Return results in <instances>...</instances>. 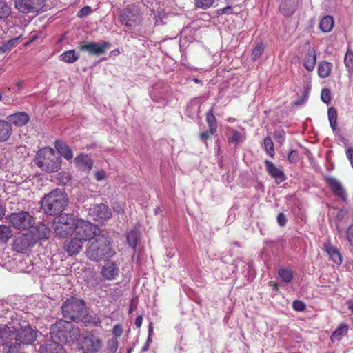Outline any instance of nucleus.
<instances>
[{"mask_svg":"<svg viewBox=\"0 0 353 353\" xmlns=\"http://www.w3.org/2000/svg\"><path fill=\"white\" fill-rule=\"evenodd\" d=\"M278 274L281 280L285 283H290L293 279V272L288 268H281L278 271Z\"/></svg>","mask_w":353,"mask_h":353,"instance_id":"58836bf2","label":"nucleus"},{"mask_svg":"<svg viewBox=\"0 0 353 353\" xmlns=\"http://www.w3.org/2000/svg\"><path fill=\"white\" fill-rule=\"evenodd\" d=\"M206 122L210 130L211 134H214L217 129V121L214 115V108H211L206 113Z\"/></svg>","mask_w":353,"mask_h":353,"instance_id":"473e14b6","label":"nucleus"},{"mask_svg":"<svg viewBox=\"0 0 353 353\" xmlns=\"http://www.w3.org/2000/svg\"><path fill=\"white\" fill-rule=\"evenodd\" d=\"M8 220L15 229L26 230L30 228L34 225L35 218L28 212L20 211L19 212L11 213L8 216Z\"/></svg>","mask_w":353,"mask_h":353,"instance_id":"6e6552de","label":"nucleus"},{"mask_svg":"<svg viewBox=\"0 0 353 353\" xmlns=\"http://www.w3.org/2000/svg\"><path fill=\"white\" fill-rule=\"evenodd\" d=\"M116 254L111 239L104 235L95 236L88 243L86 255L93 261H107Z\"/></svg>","mask_w":353,"mask_h":353,"instance_id":"f257e3e1","label":"nucleus"},{"mask_svg":"<svg viewBox=\"0 0 353 353\" xmlns=\"http://www.w3.org/2000/svg\"><path fill=\"white\" fill-rule=\"evenodd\" d=\"M327 184L332 191V192L337 196H339L343 201H346L347 199V194L345 190L343 188L341 183L335 178L327 177L325 179Z\"/></svg>","mask_w":353,"mask_h":353,"instance_id":"a211bd4d","label":"nucleus"},{"mask_svg":"<svg viewBox=\"0 0 353 353\" xmlns=\"http://www.w3.org/2000/svg\"><path fill=\"white\" fill-rule=\"evenodd\" d=\"M316 63V50L314 48L308 46L307 49V53L305 54L303 60V65L306 70L312 72L314 70Z\"/></svg>","mask_w":353,"mask_h":353,"instance_id":"aec40b11","label":"nucleus"},{"mask_svg":"<svg viewBox=\"0 0 353 353\" xmlns=\"http://www.w3.org/2000/svg\"><path fill=\"white\" fill-rule=\"evenodd\" d=\"M263 148L266 153L272 158L275 156L274 145L272 139L270 137H266L263 139Z\"/></svg>","mask_w":353,"mask_h":353,"instance_id":"4c0bfd02","label":"nucleus"},{"mask_svg":"<svg viewBox=\"0 0 353 353\" xmlns=\"http://www.w3.org/2000/svg\"><path fill=\"white\" fill-rule=\"evenodd\" d=\"M46 0H17L16 8L21 13H36L45 6Z\"/></svg>","mask_w":353,"mask_h":353,"instance_id":"9d476101","label":"nucleus"},{"mask_svg":"<svg viewBox=\"0 0 353 353\" xmlns=\"http://www.w3.org/2000/svg\"><path fill=\"white\" fill-rule=\"evenodd\" d=\"M210 130L208 132H203L200 134L199 137L202 141L205 142L211 136Z\"/></svg>","mask_w":353,"mask_h":353,"instance_id":"052dcab7","label":"nucleus"},{"mask_svg":"<svg viewBox=\"0 0 353 353\" xmlns=\"http://www.w3.org/2000/svg\"><path fill=\"white\" fill-rule=\"evenodd\" d=\"M10 340H13V331L7 326L0 327V345L6 347Z\"/></svg>","mask_w":353,"mask_h":353,"instance_id":"c756f323","label":"nucleus"},{"mask_svg":"<svg viewBox=\"0 0 353 353\" xmlns=\"http://www.w3.org/2000/svg\"><path fill=\"white\" fill-rule=\"evenodd\" d=\"M288 159L291 163H296L299 159L298 152L294 150H290L288 153Z\"/></svg>","mask_w":353,"mask_h":353,"instance_id":"864d4df0","label":"nucleus"},{"mask_svg":"<svg viewBox=\"0 0 353 353\" xmlns=\"http://www.w3.org/2000/svg\"><path fill=\"white\" fill-rule=\"evenodd\" d=\"M327 114H328V119H329L330 125L332 130L334 132L338 131V129H337L338 114H337L336 109L334 107L329 108L328 111H327Z\"/></svg>","mask_w":353,"mask_h":353,"instance_id":"c9c22d12","label":"nucleus"},{"mask_svg":"<svg viewBox=\"0 0 353 353\" xmlns=\"http://www.w3.org/2000/svg\"><path fill=\"white\" fill-rule=\"evenodd\" d=\"M41 208L48 215L62 214L68 203L67 194L61 190H54L46 195L41 201Z\"/></svg>","mask_w":353,"mask_h":353,"instance_id":"7ed1b4c3","label":"nucleus"},{"mask_svg":"<svg viewBox=\"0 0 353 353\" xmlns=\"http://www.w3.org/2000/svg\"><path fill=\"white\" fill-rule=\"evenodd\" d=\"M274 137L278 143L283 144L285 139V133L283 130H275Z\"/></svg>","mask_w":353,"mask_h":353,"instance_id":"09e8293b","label":"nucleus"},{"mask_svg":"<svg viewBox=\"0 0 353 353\" xmlns=\"http://www.w3.org/2000/svg\"><path fill=\"white\" fill-rule=\"evenodd\" d=\"M54 146L59 152V154L63 156L65 159L70 160L73 158L72 149L63 141L57 140L55 141Z\"/></svg>","mask_w":353,"mask_h":353,"instance_id":"a878e982","label":"nucleus"},{"mask_svg":"<svg viewBox=\"0 0 353 353\" xmlns=\"http://www.w3.org/2000/svg\"><path fill=\"white\" fill-rule=\"evenodd\" d=\"M264 165L266 172L272 179H274L276 184H280L286 180V176L284 171L281 168L276 166L273 162L265 159L264 161Z\"/></svg>","mask_w":353,"mask_h":353,"instance_id":"f3484780","label":"nucleus"},{"mask_svg":"<svg viewBox=\"0 0 353 353\" xmlns=\"http://www.w3.org/2000/svg\"><path fill=\"white\" fill-rule=\"evenodd\" d=\"M344 63L351 75L353 73V51L351 49H348L345 55Z\"/></svg>","mask_w":353,"mask_h":353,"instance_id":"a19ab883","label":"nucleus"},{"mask_svg":"<svg viewBox=\"0 0 353 353\" xmlns=\"http://www.w3.org/2000/svg\"><path fill=\"white\" fill-rule=\"evenodd\" d=\"M36 337V332L29 327L13 332V340L20 341L26 346L31 344Z\"/></svg>","mask_w":353,"mask_h":353,"instance_id":"2eb2a0df","label":"nucleus"},{"mask_svg":"<svg viewBox=\"0 0 353 353\" xmlns=\"http://www.w3.org/2000/svg\"><path fill=\"white\" fill-rule=\"evenodd\" d=\"M321 100L326 104L330 103L331 92L328 88H323L321 91Z\"/></svg>","mask_w":353,"mask_h":353,"instance_id":"8fccbe9b","label":"nucleus"},{"mask_svg":"<svg viewBox=\"0 0 353 353\" xmlns=\"http://www.w3.org/2000/svg\"><path fill=\"white\" fill-rule=\"evenodd\" d=\"M11 14V8L6 0H0V19L8 18Z\"/></svg>","mask_w":353,"mask_h":353,"instance_id":"79ce46f5","label":"nucleus"},{"mask_svg":"<svg viewBox=\"0 0 353 353\" xmlns=\"http://www.w3.org/2000/svg\"><path fill=\"white\" fill-rule=\"evenodd\" d=\"M5 214V209L2 205L0 204V219H1Z\"/></svg>","mask_w":353,"mask_h":353,"instance_id":"774afa93","label":"nucleus"},{"mask_svg":"<svg viewBox=\"0 0 353 353\" xmlns=\"http://www.w3.org/2000/svg\"><path fill=\"white\" fill-rule=\"evenodd\" d=\"M77 219L73 214L62 213L56 217L53 222V229L59 238H65L72 234Z\"/></svg>","mask_w":353,"mask_h":353,"instance_id":"39448f33","label":"nucleus"},{"mask_svg":"<svg viewBox=\"0 0 353 353\" xmlns=\"http://www.w3.org/2000/svg\"><path fill=\"white\" fill-rule=\"evenodd\" d=\"M126 239L128 244L135 249L139 241V232L137 230H131L127 233Z\"/></svg>","mask_w":353,"mask_h":353,"instance_id":"e433bc0d","label":"nucleus"},{"mask_svg":"<svg viewBox=\"0 0 353 353\" xmlns=\"http://www.w3.org/2000/svg\"><path fill=\"white\" fill-rule=\"evenodd\" d=\"M38 352L39 353H65L63 346L53 339L41 345Z\"/></svg>","mask_w":353,"mask_h":353,"instance_id":"412c9836","label":"nucleus"},{"mask_svg":"<svg viewBox=\"0 0 353 353\" xmlns=\"http://www.w3.org/2000/svg\"><path fill=\"white\" fill-rule=\"evenodd\" d=\"M123 333V327L121 324H117L113 327L112 334L116 337H119Z\"/></svg>","mask_w":353,"mask_h":353,"instance_id":"4d7b16f0","label":"nucleus"},{"mask_svg":"<svg viewBox=\"0 0 353 353\" xmlns=\"http://www.w3.org/2000/svg\"><path fill=\"white\" fill-rule=\"evenodd\" d=\"M61 61L67 63H73L79 59V54L74 50H70L63 52L60 56Z\"/></svg>","mask_w":353,"mask_h":353,"instance_id":"72a5a7b5","label":"nucleus"},{"mask_svg":"<svg viewBox=\"0 0 353 353\" xmlns=\"http://www.w3.org/2000/svg\"><path fill=\"white\" fill-rule=\"evenodd\" d=\"M18 40L19 38H14L1 43L0 45V52L4 53L9 51L17 44Z\"/></svg>","mask_w":353,"mask_h":353,"instance_id":"37998d69","label":"nucleus"},{"mask_svg":"<svg viewBox=\"0 0 353 353\" xmlns=\"http://www.w3.org/2000/svg\"><path fill=\"white\" fill-rule=\"evenodd\" d=\"M111 46V43L108 41H101L99 43L96 42H81L79 49L81 52H87L90 55L103 54L106 52V49Z\"/></svg>","mask_w":353,"mask_h":353,"instance_id":"9b49d317","label":"nucleus"},{"mask_svg":"<svg viewBox=\"0 0 353 353\" xmlns=\"http://www.w3.org/2000/svg\"><path fill=\"white\" fill-rule=\"evenodd\" d=\"M151 99L157 103L163 102L166 99V94L165 93H158L155 89L150 92Z\"/></svg>","mask_w":353,"mask_h":353,"instance_id":"49530a36","label":"nucleus"},{"mask_svg":"<svg viewBox=\"0 0 353 353\" xmlns=\"http://www.w3.org/2000/svg\"><path fill=\"white\" fill-rule=\"evenodd\" d=\"M347 211L346 210H341L339 212L337 216L339 218H341V219H342L343 218V216L347 214Z\"/></svg>","mask_w":353,"mask_h":353,"instance_id":"69168bd1","label":"nucleus"},{"mask_svg":"<svg viewBox=\"0 0 353 353\" xmlns=\"http://www.w3.org/2000/svg\"><path fill=\"white\" fill-rule=\"evenodd\" d=\"M334 26V19L331 16H325L321 19L319 28L323 32H330Z\"/></svg>","mask_w":353,"mask_h":353,"instance_id":"f704fd0d","label":"nucleus"},{"mask_svg":"<svg viewBox=\"0 0 353 353\" xmlns=\"http://www.w3.org/2000/svg\"><path fill=\"white\" fill-rule=\"evenodd\" d=\"M92 8L89 6H84L77 12V17L79 18H84L88 16L92 12Z\"/></svg>","mask_w":353,"mask_h":353,"instance_id":"603ef678","label":"nucleus"},{"mask_svg":"<svg viewBox=\"0 0 353 353\" xmlns=\"http://www.w3.org/2000/svg\"><path fill=\"white\" fill-rule=\"evenodd\" d=\"M216 13L219 15H222L223 14H230L232 13V8L231 6H226L223 8L218 9L216 10Z\"/></svg>","mask_w":353,"mask_h":353,"instance_id":"13d9d810","label":"nucleus"},{"mask_svg":"<svg viewBox=\"0 0 353 353\" xmlns=\"http://www.w3.org/2000/svg\"><path fill=\"white\" fill-rule=\"evenodd\" d=\"M25 347L21 342L17 340H10L6 347L3 348V353H26Z\"/></svg>","mask_w":353,"mask_h":353,"instance_id":"cd10ccee","label":"nucleus"},{"mask_svg":"<svg viewBox=\"0 0 353 353\" xmlns=\"http://www.w3.org/2000/svg\"><path fill=\"white\" fill-rule=\"evenodd\" d=\"M74 162L80 170L89 172L93 166L92 160L87 154H80L77 156Z\"/></svg>","mask_w":353,"mask_h":353,"instance_id":"5701e85b","label":"nucleus"},{"mask_svg":"<svg viewBox=\"0 0 353 353\" xmlns=\"http://www.w3.org/2000/svg\"><path fill=\"white\" fill-rule=\"evenodd\" d=\"M98 228L89 221L77 219L73 233L83 241H91L97 236Z\"/></svg>","mask_w":353,"mask_h":353,"instance_id":"0eeeda50","label":"nucleus"},{"mask_svg":"<svg viewBox=\"0 0 353 353\" xmlns=\"http://www.w3.org/2000/svg\"><path fill=\"white\" fill-rule=\"evenodd\" d=\"M12 132L11 123L4 120H0V142L8 140Z\"/></svg>","mask_w":353,"mask_h":353,"instance_id":"c85d7f7f","label":"nucleus"},{"mask_svg":"<svg viewBox=\"0 0 353 353\" xmlns=\"http://www.w3.org/2000/svg\"><path fill=\"white\" fill-rule=\"evenodd\" d=\"M23 81L19 80L17 82L16 85H17V89H18V91H21L23 89Z\"/></svg>","mask_w":353,"mask_h":353,"instance_id":"338daca9","label":"nucleus"},{"mask_svg":"<svg viewBox=\"0 0 353 353\" xmlns=\"http://www.w3.org/2000/svg\"><path fill=\"white\" fill-rule=\"evenodd\" d=\"M119 19L123 25L131 28L139 21V14L136 10L128 6L121 12Z\"/></svg>","mask_w":353,"mask_h":353,"instance_id":"dca6fc26","label":"nucleus"},{"mask_svg":"<svg viewBox=\"0 0 353 353\" xmlns=\"http://www.w3.org/2000/svg\"><path fill=\"white\" fill-rule=\"evenodd\" d=\"M50 333L52 339L64 344H73L81 337L79 329L63 319L52 325Z\"/></svg>","mask_w":353,"mask_h":353,"instance_id":"f03ea898","label":"nucleus"},{"mask_svg":"<svg viewBox=\"0 0 353 353\" xmlns=\"http://www.w3.org/2000/svg\"><path fill=\"white\" fill-rule=\"evenodd\" d=\"M12 236V230L10 227L0 225V241L6 243Z\"/></svg>","mask_w":353,"mask_h":353,"instance_id":"c03bdc74","label":"nucleus"},{"mask_svg":"<svg viewBox=\"0 0 353 353\" xmlns=\"http://www.w3.org/2000/svg\"><path fill=\"white\" fill-rule=\"evenodd\" d=\"M346 156L353 168V148H348L346 150Z\"/></svg>","mask_w":353,"mask_h":353,"instance_id":"680f3d73","label":"nucleus"},{"mask_svg":"<svg viewBox=\"0 0 353 353\" xmlns=\"http://www.w3.org/2000/svg\"><path fill=\"white\" fill-rule=\"evenodd\" d=\"M86 304L84 300L72 296L68 299L61 309H85Z\"/></svg>","mask_w":353,"mask_h":353,"instance_id":"bb28decb","label":"nucleus"},{"mask_svg":"<svg viewBox=\"0 0 353 353\" xmlns=\"http://www.w3.org/2000/svg\"><path fill=\"white\" fill-rule=\"evenodd\" d=\"M87 283L92 289L101 288L103 285V280L101 277L94 274L88 279Z\"/></svg>","mask_w":353,"mask_h":353,"instance_id":"ea45409f","label":"nucleus"},{"mask_svg":"<svg viewBox=\"0 0 353 353\" xmlns=\"http://www.w3.org/2000/svg\"><path fill=\"white\" fill-rule=\"evenodd\" d=\"M35 245L29 233L21 234L15 237L12 247L17 252L23 253Z\"/></svg>","mask_w":353,"mask_h":353,"instance_id":"ddd939ff","label":"nucleus"},{"mask_svg":"<svg viewBox=\"0 0 353 353\" xmlns=\"http://www.w3.org/2000/svg\"><path fill=\"white\" fill-rule=\"evenodd\" d=\"M298 0H282L279 10L285 17L291 16L296 10Z\"/></svg>","mask_w":353,"mask_h":353,"instance_id":"393cba45","label":"nucleus"},{"mask_svg":"<svg viewBox=\"0 0 353 353\" xmlns=\"http://www.w3.org/2000/svg\"><path fill=\"white\" fill-rule=\"evenodd\" d=\"M332 64L327 61H321L318 65V75L319 77L324 79L328 77L331 74Z\"/></svg>","mask_w":353,"mask_h":353,"instance_id":"2f4dec72","label":"nucleus"},{"mask_svg":"<svg viewBox=\"0 0 353 353\" xmlns=\"http://www.w3.org/2000/svg\"><path fill=\"white\" fill-rule=\"evenodd\" d=\"M293 309H305V304L299 300H295L292 303Z\"/></svg>","mask_w":353,"mask_h":353,"instance_id":"bf43d9fd","label":"nucleus"},{"mask_svg":"<svg viewBox=\"0 0 353 353\" xmlns=\"http://www.w3.org/2000/svg\"><path fill=\"white\" fill-rule=\"evenodd\" d=\"M95 177H96V179H97V181H101V180H103V179H104V177H105V174H104V172H102V171H98V172H96V174H95Z\"/></svg>","mask_w":353,"mask_h":353,"instance_id":"e2e57ef3","label":"nucleus"},{"mask_svg":"<svg viewBox=\"0 0 353 353\" xmlns=\"http://www.w3.org/2000/svg\"><path fill=\"white\" fill-rule=\"evenodd\" d=\"M323 248L328 254L330 259L336 264L340 265L342 263V256L339 250L330 241L323 243Z\"/></svg>","mask_w":353,"mask_h":353,"instance_id":"4be33fe9","label":"nucleus"},{"mask_svg":"<svg viewBox=\"0 0 353 353\" xmlns=\"http://www.w3.org/2000/svg\"><path fill=\"white\" fill-rule=\"evenodd\" d=\"M88 215L93 220L103 222L111 218L112 211L108 205L103 203H95L90 206Z\"/></svg>","mask_w":353,"mask_h":353,"instance_id":"1a4fd4ad","label":"nucleus"},{"mask_svg":"<svg viewBox=\"0 0 353 353\" xmlns=\"http://www.w3.org/2000/svg\"><path fill=\"white\" fill-rule=\"evenodd\" d=\"M276 221L279 225L285 226L287 223L288 219L283 212H280L277 215Z\"/></svg>","mask_w":353,"mask_h":353,"instance_id":"6e6d98bb","label":"nucleus"},{"mask_svg":"<svg viewBox=\"0 0 353 353\" xmlns=\"http://www.w3.org/2000/svg\"><path fill=\"white\" fill-rule=\"evenodd\" d=\"M120 272L119 264L114 261H109L102 266L101 275L103 279L108 281L115 280L119 277Z\"/></svg>","mask_w":353,"mask_h":353,"instance_id":"4468645a","label":"nucleus"},{"mask_svg":"<svg viewBox=\"0 0 353 353\" xmlns=\"http://www.w3.org/2000/svg\"><path fill=\"white\" fill-rule=\"evenodd\" d=\"M78 341V349L83 353H99L103 347V341L97 334L88 332L81 334Z\"/></svg>","mask_w":353,"mask_h":353,"instance_id":"423d86ee","label":"nucleus"},{"mask_svg":"<svg viewBox=\"0 0 353 353\" xmlns=\"http://www.w3.org/2000/svg\"><path fill=\"white\" fill-rule=\"evenodd\" d=\"M7 119L10 123H12L16 126L21 127L28 123L30 120L29 115L23 112H19L9 115Z\"/></svg>","mask_w":353,"mask_h":353,"instance_id":"b1692460","label":"nucleus"},{"mask_svg":"<svg viewBox=\"0 0 353 353\" xmlns=\"http://www.w3.org/2000/svg\"><path fill=\"white\" fill-rule=\"evenodd\" d=\"M83 242L77 236L68 239L64 243V250L69 256L77 255L83 248Z\"/></svg>","mask_w":353,"mask_h":353,"instance_id":"6ab92c4d","label":"nucleus"},{"mask_svg":"<svg viewBox=\"0 0 353 353\" xmlns=\"http://www.w3.org/2000/svg\"><path fill=\"white\" fill-rule=\"evenodd\" d=\"M242 141L241 134L237 130H233L232 136L229 138L230 143H238Z\"/></svg>","mask_w":353,"mask_h":353,"instance_id":"3c124183","label":"nucleus"},{"mask_svg":"<svg viewBox=\"0 0 353 353\" xmlns=\"http://www.w3.org/2000/svg\"><path fill=\"white\" fill-rule=\"evenodd\" d=\"M35 164L43 171L55 172L61 168V157L50 148L40 150L35 157Z\"/></svg>","mask_w":353,"mask_h":353,"instance_id":"20e7f679","label":"nucleus"},{"mask_svg":"<svg viewBox=\"0 0 353 353\" xmlns=\"http://www.w3.org/2000/svg\"><path fill=\"white\" fill-rule=\"evenodd\" d=\"M196 7L206 10L210 8L214 0H194Z\"/></svg>","mask_w":353,"mask_h":353,"instance_id":"de8ad7c7","label":"nucleus"},{"mask_svg":"<svg viewBox=\"0 0 353 353\" xmlns=\"http://www.w3.org/2000/svg\"><path fill=\"white\" fill-rule=\"evenodd\" d=\"M349 326L345 323H341L330 336L332 342L340 341L348 332Z\"/></svg>","mask_w":353,"mask_h":353,"instance_id":"7c9ffc66","label":"nucleus"},{"mask_svg":"<svg viewBox=\"0 0 353 353\" xmlns=\"http://www.w3.org/2000/svg\"><path fill=\"white\" fill-rule=\"evenodd\" d=\"M346 239L350 245L353 246V223H352L346 230Z\"/></svg>","mask_w":353,"mask_h":353,"instance_id":"5fc2aeb1","label":"nucleus"},{"mask_svg":"<svg viewBox=\"0 0 353 353\" xmlns=\"http://www.w3.org/2000/svg\"><path fill=\"white\" fill-rule=\"evenodd\" d=\"M142 321H143L142 316L139 315L136 318L134 324L137 326V327H138V328L141 327V326L142 325Z\"/></svg>","mask_w":353,"mask_h":353,"instance_id":"0e129e2a","label":"nucleus"},{"mask_svg":"<svg viewBox=\"0 0 353 353\" xmlns=\"http://www.w3.org/2000/svg\"><path fill=\"white\" fill-rule=\"evenodd\" d=\"M264 52V46L263 43H257L252 50L251 59L252 61H256L259 59Z\"/></svg>","mask_w":353,"mask_h":353,"instance_id":"a18cd8bd","label":"nucleus"},{"mask_svg":"<svg viewBox=\"0 0 353 353\" xmlns=\"http://www.w3.org/2000/svg\"><path fill=\"white\" fill-rule=\"evenodd\" d=\"M36 244L39 241H46L50 238L51 230L43 223H39L35 226H32L28 232Z\"/></svg>","mask_w":353,"mask_h":353,"instance_id":"f8f14e48","label":"nucleus"}]
</instances>
